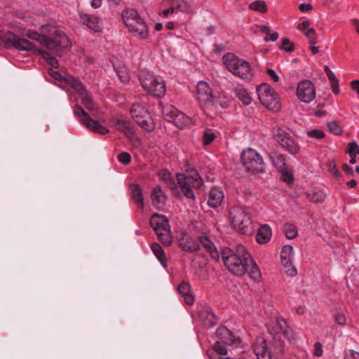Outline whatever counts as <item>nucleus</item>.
<instances>
[{
	"label": "nucleus",
	"mask_w": 359,
	"mask_h": 359,
	"mask_svg": "<svg viewBox=\"0 0 359 359\" xmlns=\"http://www.w3.org/2000/svg\"><path fill=\"white\" fill-rule=\"evenodd\" d=\"M221 257L225 266L232 273L243 276L248 273L252 280L260 279L261 272L244 246L239 245L234 250L225 248Z\"/></svg>",
	"instance_id": "obj_1"
},
{
	"label": "nucleus",
	"mask_w": 359,
	"mask_h": 359,
	"mask_svg": "<svg viewBox=\"0 0 359 359\" xmlns=\"http://www.w3.org/2000/svg\"><path fill=\"white\" fill-rule=\"evenodd\" d=\"M41 32L39 34L36 32L28 31L27 36L46 46L50 50H58L60 49L68 48L71 43L67 35L57 27L50 25L41 27Z\"/></svg>",
	"instance_id": "obj_2"
},
{
	"label": "nucleus",
	"mask_w": 359,
	"mask_h": 359,
	"mask_svg": "<svg viewBox=\"0 0 359 359\" xmlns=\"http://www.w3.org/2000/svg\"><path fill=\"white\" fill-rule=\"evenodd\" d=\"M122 18L129 32L140 39L148 36V27L137 11L127 8L122 12Z\"/></svg>",
	"instance_id": "obj_3"
},
{
	"label": "nucleus",
	"mask_w": 359,
	"mask_h": 359,
	"mask_svg": "<svg viewBox=\"0 0 359 359\" xmlns=\"http://www.w3.org/2000/svg\"><path fill=\"white\" fill-rule=\"evenodd\" d=\"M222 60L226 68L234 75L243 79H250L251 77L252 69L248 62L231 53L225 54Z\"/></svg>",
	"instance_id": "obj_4"
},
{
	"label": "nucleus",
	"mask_w": 359,
	"mask_h": 359,
	"mask_svg": "<svg viewBox=\"0 0 359 359\" xmlns=\"http://www.w3.org/2000/svg\"><path fill=\"white\" fill-rule=\"evenodd\" d=\"M176 177L184 195L188 198L195 199L191 187L198 189L203 184V180L197 170L192 168L186 174L177 173Z\"/></svg>",
	"instance_id": "obj_5"
},
{
	"label": "nucleus",
	"mask_w": 359,
	"mask_h": 359,
	"mask_svg": "<svg viewBox=\"0 0 359 359\" xmlns=\"http://www.w3.org/2000/svg\"><path fill=\"white\" fill-rule=\"evenodd\" d=\"M196 100L201 108L208 114L215 112L217 109V101L212 95V89L205 81H201L197 83Z\"/></svg>",
	"instance_id": "obj_6"
},
{
	"label": "nucleus",
	"mask_w": 359,
	"mask_h": 359,
	"mask_svg": "<svg viewBox=\"0 0 359 359\" xmlns=\"http://www.w3.org/2000/svg\"><path fill=\"white\" fill-rule=\"evenodd\" d=\"M140 83L144 90L158 97H163L165 93V85L163 80L154 74L142 70L139 74Z\"/></svg>",
	"instance_id": "obj_7"
},
{
	"label": "nucleus",
	"mask_w": 359,
	"mask_h": 359,
	"mask_svg": "<svg viewBox=\"0 0 359 359\" xmlns=\"http://www.w3.org/2000/svg\"><path fill=\"white\" fill-rule=\"evenodd\" d=\"M229 216L231 224L236 231L243 234L250 231L251 218L245 208L233 206L229 210Z\"/></svg>",
	"instance_id": "obj_8"
},
{
	"label": "nucleus",
	"mask_w": 359,
	"mask_h": 359,
	"mask_svg": "<svg viewBox=\"0 0 359 359\" xmlns=\"http://www.w3.org/2000/svg\"><path fill=\"white\" fill-rule=\"evenodd\" d=\"M257 92L260 102L269 110L276 112L280 109L278 95L269 85L261 84L257 88Z\"/></svg>",
	"instance_id": "obj_9"
},
{
	"label": "nucleus",
	"mask_w": 359,
	"mask_h": 359,
	"mask_svg": "<svg viewBox=\"0 0 359 359\" xmlns=\"http://www.w3.org/2000/svg\"><path fill=\"white\" fill-rule=\"evenodd\" d=\"M241 161L247 171L263 172L264 163L262 156L254 149L248 148L241 154Z\"/></svg>",
	"instance_id": "obj_10"
},
{
	"label": "nucleus",
	"mask_w": 359,
	"mask_h": 359,
	"mask_svg": "<svg viewBox=\"0 0 359 359\" xmlns=\"http://www.w3.org/2000/svg\"><path fill=\"white\" fill-rule=\"evenodd\" d=\"M74 114L79 118L82 125L91 132L101 135H105L109 133V130L106 127L102 126L99 121L91 118L90 115L81 106L76 105L74 107Z\"/></svg>",
	"instance_id": "obj_11"
},
{
	"label": "nucleus",
	"mask_w": 359,
	"mask_h": 359,
	"mask_svg": "<svg viewBox=\"0 0 359 359\" xmlns=\"http://www.w3.org/2000/svg\"><path fill=\"white\" fill-rule=\"evenodd\" d=\"M130 114L135 122L144 130L151 132L155 126L148 111L139 104H134L130 109Z\"/></svg>",
	"instance_id": "obj_12"
},
{
	"label": "nucleus",
	"mask_w": 359,
	"mask_h": 359,
	"mask_svg": "<svg viewBox=\"0 0 359 359\" xmlns=\"http://www.w3.org/2000/svg\"><path fill=\"white\" fill-rule=\"evenodd\" d=\"M0 46L6 48L13 46L19 50H32L34 48L32 42L25 39H21L11 32L0 35Z\"/></svg>",
	"instance_id": "obj_13"
},
{
	"label": "nucleus",
	"mask_w": 359,
	"mask_h": 359,
	"mask_svg": "<svg viewBox=\"0 0 359 359\" xmlns=\"http://www.w3.org/2000/svg\"><path fill=\"white\" fill-rule=\"evenodd\" d=\"M276 329L280 331V332H276L273 339V345L279 349V351L282 352L283 351V341L281 339V335H283L285 339L289 341L295 340L294 333L292 330H291L285 321L281 317L276 318Z\"/></svg>",
	"instance_id": "obj_14"
},
{
	"label": "nucleus",
	"mask_w": 359,
	"mask_h": 359,
	"mask_svg": "<svg viewBox=\"0 0 359 359\" xmlns=\"http://www.w3.org/2000/svg\"><path fill=\"white\" fill-rule=\"evenodd\" d=\"M273 134L275 140L290 154H297L299 152V145L284 130L280 128H275Z\"/></svg>",
	"instance_id": "obj_15"
},
{
	"label": "nucleus",
	"mask_w": 359,
	"mask_h": 359,
	"mask_svg": "<svg viewBox=\"0 0 359 359\" xmlns=\"http://www.w3.org/2000/svg\"><path fill=\"white\" fill-rule=\"evenodd\" d=\"M67 81H69V85L77 91L81 102L85 105L86 108L89 111L95 110V106L92 100V97L82 83L75 78H69L67 79Z\"/></svg>",
	"instance_id": "obj_16"
},
{
	"label": "nucleus",
	"mask_w": 359,
	"mask_h": 359,
	"mask_svg": "<svg viewBox=\"0 0 359 359\" xmlns=\"http://www.w3.org/2000/svg\"><path fill=\"white\" fill-rule=\"evenodd\" d=\"M67 81H69V85L77 91L81 102L85 105L86 108L89 111L95 110V106L92 100V97L82 83L75 78H69L67 79Z\"/></svg>",
	"instance_id": "obj_17"
},
{
	"label": "nucleus",
	"mask_w": 359,
	"mask_h": 359,
	"mask_svg": "<svg viewBox=\"0 0 359 359\" xmlns=\"http://www.w3.org/2000/svg\"><path fill=\"white\" fill-rule=\"evenodd\" d=\"M297 95L302 102H311L316 97L314 85L309 80L300 81L297 88Z\"/></svg>",
	"instance_id": "obj_18"
},
{
	"label": "nucleus",
	"mask_w": 359,
	"mask_h": 359,
	"mask_svg": "<svg viewBox=\"0 0 359 359\" xmlns=\"http://www.w3.org/2000/svg\"><path fill=\"white\" fill-rule=\"evenodd\" d=\"M164 118L173 123L177 128H182L191 123V119L176 109H167L163 112Z\"/></svg>",
	"instance_id": "obj_19"
},
{
	"label": "nucleus",
	"mask_w": 359,
	"mask_h": 359,
	"mask_svg": "<svg viewBox=\"0 0 359 359\" xmlns=\"http://www.w3.org/2000/svg\"><path fill=\"white\" fill-rule=\"evenodd\" d=\"M112 126L117 130L123 133L128 138H131L135 133L133 124L126 119L121 118H114Z\"/></svg>",
	"instance_id": "obj_20"
},
{
	"label": "nucleus",
	"mask_w": 359,
	"mask_h": 359,
	"mask_svg": "<svg viewBox=\"0 0 359 359\" xmlns=\"http://www.w3.org/2000/svg\"><path fill=\"white\" fill-rule=\"evenodd\" d=\"M179 245L181 249L187 252H194L199 249V243L189 235L182 233L179 239Z\"/></svg>",
	"instance_id": "obj_21"
},
{
	"label": "nucleus",
	"mask_w": 359,
	"mask_h": 359,
	"mask_svg": "<svg viewBox=\"0 0 359 359\" xmlns=\"http://www.w3.org/2000/svg\"><path fill=\"white\" fill-rule=\"evenodd\" d=\"M254 352L257 359H271V352L268 350L265 340L258 339L254 346Z\"/></svg>",
	"instance_id": "obj_22"
},
{
	"label": "nucleus",
	"mask_w": 359,
	"mask_h": 359,
	"mask_svg": "<svg viewBox=\"0 0 359 359\" xmlns=\"http://www.w3.org/2000/svg\"><path fill=\"white\" fill-rule=\"evenodd\" d=\"M80 22L95 32L101 30L99 18L95 15L80 13Z\"/></svg>",
	"instance_id": "obj_23"
},
{
	"label": "nucleus",
	"mask_w": 359,
	"mask_h": 359,
	"mask_svg": "<svg viewBox=\"0 0 359 359\" xmlns=\"http://www.w3.org/2000/svg\"><path fill=\"white\" fill-rule=\"evenodd\" d=\"M151 198L153 205L157 209L163 208L167 198L160 187H156L153 189Z\"/></svg>",
	"instance_id": "obj_24"
},
{
	"label": "nucleus",
	"mask_w": 359,
	"mask_h": 359,
	"mask_svg": "<svg viewBox=\"0 0 359 359\" xmlns=\"http://www.w3.org/2000/svg\"><path fill=\"white\" fill-rule=\"evenodd\" d=\"M150 224L156 232L165 228L168 229L170 226L166 217L158 214L152 215L150 219Z\"/></svg>",
	"instance_id": "obj_25"
},
{
	"label": "nucleus",
	"mask_w": 359,
	"mask_h": 359,
	"mask_svg": "<svg viewBox=\"0 0 359 359\" xmlns=\"http://www.w3.org/2000/svg\"><path fill=\"white\" fill-rule=\"evenodd\" d=\"M223 198V192L219 189L214 187L210 191L208 203L210 207L215 208L221 204Z\"/></svg>",
	"instance_id": "obj_26"
},
{
	"label": "nucleus",
	"mask_w": 359,
	"mask_h": 359,
	"mask_svg": "<svg viewBox=\"0 0 359 359\" xmlns=\"http://www.w3.org/2000/svg\"><path fill=\"white\" fill-rule=\"evenodd\" d=\"M271 238V230L269 225L261 226L256 234V240L260 244L268 243Z\"/></svg>",
	"instance_id": "obj_27"
},
{
	"label": "nucleus",
	"mask_w": 359,
	"mask_h": 359,
	"mask_svg": "<svg viewBox=\"0 0 359 359\" xmlns=\"http://www.w3.org/2000/svg\"><path fill=\"white\" fill-rule=\"evenodd\" d=\"M210 253L211 257L215 260L218 259L219 255L215 248L213 243L206 236H201L199 242Z\"/></svg>",
	"instance_id": "obj_28"
},
{
	"label": "nucleus",
	"mask_w": 359,
	"mask_h": 359,
	"mask_svg": "<svg viewBox=\"0 0 359 359\" xmlns=\"http://www.w3.org/2000/svg\"><path fill=\"white\" fill-rule=\"evenodd\" d=\"M217 336L219 339V341L226 345H231L233 341V337L231 332L225 327H219L217 330Z\"/></svg>",
	"instance_id": "obj_29"
},
{
	"label": "nucleus",
	"mask_w": 359,
	"mask_h": 359,
	"mask_svg": "<svg viewBox=\"0 0 359 359\" xmlns=\"http://www.w3.org/2000/svg\"><path fill=\"white\" fill-rule=\"evenodd\" d=\"M179 292L184 297V302L191 305L194 303V297L190 293V285L188 283L182 282L178 286Z\"/></svg>",
	"instance_id": "obj_30"
},
{
	"label": "nucleus",
	"mask_w": 359,
	"mask_h": 359,
	"mask_svg": "<svg viewBox=\"0 0 359 359\" xmlns=\"http://www.w3.org/2000/svg\"><path fill=\"white\" fill-rule=\"evenodd\" d=\"M131 191L132 198L135 203L143 208V196L142 189L138 184H132L130 187Z\"/></svg>",
	"instance_id": "obj_31"
},
{
	"label": "nucleus",
	"mask_w": 359,
	"mask_h": 359,
	"mask_svg": "<svg viewBox=\"0 0 359 359\" xmlns=\"http://www.w3.org/2000/svg\"><path fill=\"white\" fill-rule=\"evenodd\" d=\"M307 198L309 201L316 203H321L325 201L327 195L322 190L313 189L307 194Z\"/></svg>",
	"instance_id": "obj_32"
},
{
	"label": "nucleus",
	"mask_w": 359,
	"mask_h": 359,
	"mask_svg": "<svg viewBox=\"0 0 359 359\" xmlns=\"http://www.w3.org/2000/svg\"><path fill=\"white\" fill-rule=\"evenodd\" d=\"M293 248L291 245H285L280 252V259L283 265H287L289 262H292L293 257Z\"/></svg>",
	"instance_id": "obj_33"
},
{
	"label": "nucleus",
	"mask_w": 359,
	"mask_h": 359,
	"mask_svg": "<svg viewBox=\"0 0 359 359\" xmlns=\"http://www.w3.org/2000/svg\"><path fill=\"white\" fill-rule=\"evenodd\" d=\"M158 238L165 245H170L173 241V237L171 234L170 226L164 229L156 232Z\"/></svg>",
	"instance_id": "obj_34"
},
{
	"label": "nucleus",
	"mask_w": 359,
	"mask_h": 359,
	"mask_svg": "<svg viewBox=\"0 0 359 359\" xmlns=\"http://www.w3.org/2000/svg\"><path fill=\"white\" fill-rule=\"evenodd\" d=\"M171 5L175 10L184 13H190L191 11V4L186 0H171Z\"/></svg>",
	"instance_id": "obj_35"
},
{
	"label": "nucleus",
	"mask_w": 359,
	"mask_h": 359,
	"mask_svg": "<svg viewBox=\"0 0 359 359\" xmlns=\"http://www.w3.org/2000/svg\"><path fill=\"white\" fill-rule=\"evenodd\" d=\"M234 93L236 97H238L244 104L248 105L251 102V97L249 95L247 90L242 87H237L234 90Z\"/></svg>",
	"instance_id": "obj_36"
},
{
	"label": "nucleus",
	"mask_w": 359,
	"mask_h": 359,
	"mask_svg": "<svg viewBox=\"0 0 359 359\" xmlns=\"http://www.w3.org/2000/svg\"><path fill=\"white\" fill-rule=\"evenodd\" d=\"M151 248L160 262L162 264H165L166 262V257L161 246L158 243H154L151 245Z\"/></svg>",
	"instance_id": "obj_37"
},
{
	"label": "nucleus",
	"mask_w": 359,
	"mask_h": 359,
	"mask_svg": "<svg viewBox=\"0 0 359 359\" xmlns=\"http://www.w3.org/2000/svg\"><path fill=\"white\" fill-rule=\"evenodd\" d=\"M35 52L38 53L39 54L41 55L43 58L46 60V61L53 67L56 68L57 67V60L56 58L53 56L50 53L42 50L41 49H36L34 50Z\"/></svg>",
	"instance_id": "obj_38"
},
{
	"label": "nucleus",
	"mask_w": 359,
	"mask_h": 359,
	"mask_svg": "<svg viewBox=\"0 0 359 359\" xmlns=\"http://www.w3.org/2000/svg\"><path fill=\"white\" fill-rule=\"evenodd\" d=\"M114 70L116 72L119 79L123 82H126L129 80L130 76L128 69L124 65L114 66Z\"/></svg>",
	"instance_id": "obj_39"
},
{
	"label": "nucleus",
	"mask_w": 359,
	"mask_h": 359,
	"mask_svg": "<svg viewBox=\"0 0 359 359\" xmlns=\"http://www.w3.org/2000/svg\"><path fill=\"white\" fill-rule=\"evenodd\" d=\"M249 8L254 11H257L261 13L267 12V6L264 1H255L250 4Z\"/></svg>",
	"instance_id": "obj_40"
},
{
	"label": "nucleus",
	"mask_w": 359,
	"mask_h": 359,
	"mask_svg": "<svg viewBox=\"0 0 359 359\" xmlns=\"http://www.w3.org/2000/svg\"><path fill=\"white\" fill-rule=\"evenodd\" d=\"M204 315L206 316V320L204 321V324L208 327L215 326L217 323V320L216 318L215 315L209 310H206L205 311L201 313V317Z\"/></svg>",
	"instance_id": "obj_41"
},
{
	"label": "nucleus",
	"mask_w": 359,
	"mask_h": 359,
	"mask_svg": "<svg viewBox=\"0 0 359 359\" xmlns=\"http://www.w3.org/2000/svg\"><path fill=\"white\" fill-rule=\"evenodd\" d=\"M48 74L49 76L54 80L67 83L69 85V81H67V79L69 78H74L73 76L70 75L63 76L61 74H60L58 72L53 70L52 69L48 70Z\"/></svg>",
	"instance_id": "obj_42"
},
{
	"label": "nucleus",
	"mask_w": 359,
	"mask_h": 359,
	"mask_svg": "<svg viewBox=\"0 0 359 359\" xmlns=\"http://www.w3.org/2000/svg\"><path fill=\"white\" fill-rule=\"evenodd\" d=\"M271 159L273 165L280 170L281 168H285V159L282 154H274L271 156Z\"/></svg>",
	"instance_id": "obj_43"
},
{
	"label": "nucleus",
	"mask_w": 359,
	"mask_h": 359,
	"mask_svg": "<svg viewBox=\"0 0 359 359\" xmlns=\"http://www.w3.org/2000/svg\"><path fill=\"white\" fill-rule=\"evenodd\" d=\"M285 236L289 239H293L297 237L298 231L297 228L291 224L285 225Z\"/></svg>",
	"instance_id": "obj_44"
},
{
	"label": "nucleus",
	"mask_w": 359,
	"mask_h": 359,
	"mask_svg": "<svg viewBox=\"0 0 359 359\" xmlns=\"http://www.w3.org/2000/svg\"><path fill=\"white\" fill-rule=\"evenodd\" d=\"M220 341H217L214 346V350L216 353V355L214 358H217L218 356H224L227 353V350L226 347L223 345Z\"/></svg>",
	"instance_id": "obj_45"
},
{
	"label": "nucleus",
	"mask_w": 359,
	"mask_h": 359,
	"mask_svg": "<svg viewBox=\"0 0 359 359\" xmlns=\"http://www.w3.org/2000/svg\"><path fill=\"white\" fill-rule=\"evenodd\" d=\"M304 35L309 39V43L310 45H314L317 43L316 35V31L313 28H309L304 32Z\"/></svg>",
	"instance_id": "obj_46"
},
{
	"label": "nucleus",
	"mask_w": 359,
	"mask_h": 359,
	"mask_svg": "<svg viewBox=\"0 0 359 359\" xmlns=\"http://www.w3.org/2000/svg\"><path fill=\"white\" fill-rule=\"evenodd\" d=\"M215 134L210 129H206L203 135L204 144H210L215 138Z\"/></svg>",
	"instance_id": "obj_47"
},
{
	"label": "nucleus",
	"mask_w": 359,
	"mask_h": 359,
	"mask_svg": "<svg viewBox=\"0 0 359 359\" xmlns=\"http://www.w3.org/2000/svg\"><path fill=\"white\" fill-rule=\"evenodd\" d=\"M329 130L336 135H339L342 133L341 127L336 121H332L328 123Z\"/></svg>",
	"instance_id": "obj_48"
},
{
	"label": "nucleus",
	"mask_w": 359,
	"mask_h": 359,
	"mask_svg": "<svg viewBox=\"0 0 359 359\" xmlns=\"http://www.w3.org/2000/svg\"><path fill=\"white\" fill-rule=\"evenodd\" d=\"M280 172L282 175L281 178L285 182H292L294 180L292 173L285 168H281Z\"/></svg>",
	"instance_id": "obj_49"
},
{
	"label": "nucleus",
	"mask_w": 359,
	"mask_h": 359,
	"mask_svg": "<svg viewBox=\"0 0 359 359\" xmlns=\"http://www.w3.org/2000/svg\"><path fill=\"white\" fill-rule=\"evenodd\" d=\"M280 48L284 50L287 52H291L294 50V44L290 42V41L287 39H283L282 40V44L280 46Z\"/></svg>",
	"instance_id": "obj_50"
},
{
	"label": "nucleus",
	"mask_w": 359,
	"mask_h": 359,
	"mask_svg": "<svg viewBox=\"0 0 359 359\" xmlns=\"http://www.w3.org/2000/svg\"><path fill=\"white\" fill-rule=\"evenodd\" d=\"M328 79H329V81H330V85L332 87V92L334 94H339V80L337 79V78L335 76V75H334L332 77H330Z\"/></svg>",
	"instance_id": "obj_51"
},
{
	"label": "nucleus",
	"mask_w": 359,
	"mask_h": 359,
	"mask_svg": "<svg viewBox=\"0 0 359 359\" xmlns=\"http://www.w3.org/2000/svg\"><path fill=\"white\" fill-rule=\"evenodd\" d=\"M307 135L310 137H314L317 139H322L325 136L324 132L318 129L309 130L307 132Z\"/></svg>",
	"instance_id": "obj_52"
},
{
	"label": "nucleus",
	"mask_w": 359,
	"mask_h": 359,
	"mask_svg": "<svg viewBox=\"0 0 359 359\" xmlns=\"http://www.w3.org/2000/svg\"><path fill=\"white\" fill-rule=\"evenodd\" d=\"M285 273L291 277L295 276L297 274L296 268L292 266V262H289L287 265H283Z\"/></svg>",
	"instance_id": "obj_53"
},
{
	"label": "nucleus",
	"mask_w": 359,
	"mask_h": 359,
	"mask_svg": "<svg viewBox=\"0 0 359 359\" xmlns=\"http://www.w3.org/2000/svg\"><path fill=\"white\" fill-rule=\"evenodd\" d=\"M348 153L350 156H356L357 154H359L358 144L355 142L349 143Z\"/></svg>",
	"instance_id": "obj_54"
},
{
	"label": "nucleus",
	"mask_w": 359,
	"mask_h": 359,
	"mask_svg": "<svg viewBox=\"0 0 359 359\" xmlns=\"http://www.w3.org/2000/svg\"><path fill=\"white\" fill-rule=\"evenodd\" d=\"M118 160L125 164H128L131 161L130 155L128 152H121L118 155Z\"/></svg>",
	"instance_id": "obj_55"
},
{
	"label": "nucleus",
	"mask_w": 359,
	"mask_h": 359,
	"mask_svg": "<svg viewBox=\"0 0 359 359\" xmlns=\"http://www.w3.org/2000/svg\"><path fill=\"white\" fill-rule=\"evenodd\" d=\"M335 321L340 325H344L346 323V316L345 313L339 312L335 315Z\"/></svg>",
	"instance_id": "obj_56"
},
{
	"label": "nucleus",
	"mask_w": 359,
	"mask_h": 359,
	"mask_svg": "<svg viewBox=\"0 0 359 359\" xmlns=\"http://www.w3.org/2000/svg\"><path fill=\"white\" fill-rule=\"evenodd\" d=\"M329 171L335 177L339 176L338 170L337 169L336 164L334 161H330L328 163Z\"/></svg>",
	"instance_id": "obj_57"
},
{
	"label": "nucleus",
	"mask_w": 359,
	"mask_h": 359,
	"mask_svg": "<svg viewBox=\"0 0 359 359\" xmlns=\"http://www.w3.org/2000/svg\"><path fill=\"white\" fill-rule=\"evenodd\" d=\"M323 354L322 344L320 342H316L314 344V352L313 355L319 357Z\"/></svg>",
	"instance_id": "obj_58"
},
{
	"label": "nucleus",
	"mask_w": 359,
	"mask_h": 359,
	"mask_svg": "<svg viewBox=\"0 0 359 359\" xmlns=\"http://www.w3.org/2000/svg\"><path fill=\"white\" fill-rule=\"evenodd\" d=\"M266 72L268 75L271 78V79L273 80L275 82H278L279 80V76L277 75V74L275 72L274 70L272 69H268L266 70Z\"/></svg>",
	"instance_id": "obj_59"
},
{
	"label": "nucleus",
	"mask_w": 359,
	"mask_h": 359,
	"mask_svg": "<svg viewBox=\"0 0 359 359\" xmlns=\"http://www.w3.org/2000/svg\"><path fill=\"white\" fill-rule=\"evenodd\" d=\"M345 359H359V353L350 351V352L346 355Z\"/></svg>",
	"instance_id": "obj_60"
},
{
	"label": "nucleus",
	"mask_w": 359,
	"mask_h": 359,
	"mask_svg": "<svg viewBox=\"0 0 359 359\" xmlns=\"http://www.w3.org/2000/svg\"><path fill=\"white\" fill-rule=\"evenodd\" d=\"M312 5L310 4H301L299 6V9L301 12H306L312 9Z\"/></svg>",
	"instance_id": "obj_61"
},
{
	"label": "nucleus",
	"mask_w": 359,
	"mask_h": 359,
	"mask_svg": "<svg viewBox=\"0 0 359 359\" xmlns=\"http://www.w3.org/2000/svg\"><path fill=\"white\" fill-rule=\"evenodd\" d=\"M278 38V32H275L273 33H272L271 34H270V36L268 37V36H266L264 38V41L265 42H269V41H277Z\"/></svg>",
	"instance_id": "obj_62"
},
{
	"label": "nucleus",
	"mask_w": 359,
	"mask_h": 359,
	"mask_svg": "<svg viewBox=\"0 0 359 359\" xmlns=\"http://www.w3.org/2000/svg\"><path fill=\"white\" fill-rule=\"evenodd\" d=\"M309 25L310 23L309 21H304L298 25L297 28L304 32V30L309 29Z\"/></svg>",
	"instance_id": "obj_63"
},
{
	"label": "nucleus",
	"mask_w": 359,
	"mask_h": 359,
	"mask_svg": "<svg viewBox=\"0 0 359 359\" xmlns=\"http://www.w3.org/2000/svg\"><path fill=\"white\" fill-rule=\"evenodd\" d=\"M351 88L359 95V80L353 81L351 83Z\"/></svg>",
	"instance_id": "obj_64"
}]
</instances>
